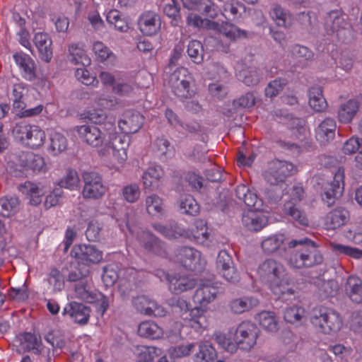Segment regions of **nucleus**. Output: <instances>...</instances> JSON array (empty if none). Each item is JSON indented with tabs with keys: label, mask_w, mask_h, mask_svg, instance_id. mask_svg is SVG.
Returning a JSON list of instances; mask_svg holds the SVG:
<instances>
[{
	"label": "nucleus",
	"mask_w": 362,
	"mask_h": 362,
	"mask_svg": "<svg viewBox=\"0 0 362 362\" xmlns=\"http://www.w3.org/2000/svg\"><path fill=\"white\" fill-rule=\"evenodd\" d=\"M141 191L136 183H131L122 189V197L129 203H135L140 197Z\"/></svg>",
	"instance_id": "nucleus-63"
},
{
	"label": "nucleus",
	"mask_w": 362,
	"mask_h": 362,
	"mask_svg": "<svg viewBox=\"0 0 362 362\" xmlns=\"http://www.w3.org/2000/svg\"><path fill=\"white\" fill-rule=\"evenodd\" d=\"M349 23L341 10H333L328 12L325 17V27L327 32H337L340 29H345Z\"/></svg>",
	"instance_id": "nucleus-32"
},
{
	"label": "nucleus",
	"mask_w": 362,
	"mask_h": 362,
	"mask_svg": "<svg viewBox=\"0 0 362 362\" xmlns=\"http://www.w3.org/2000/svg\"><path fill=\"white\" fill-rule=\"evenodd\" d=\"M145 208L147 214L152 217L159 218L165 215L163 199L156 194H151L146 197Z\"/></svg>",
	"instance_id": "nucleus-36"
},
{
	"label": "nucleus",
	"mask_w": 362,
	"mask_h": 362,
	"mask_svg": "<svg viewBox=\"0 0 362 362\" xmlns=\"http://www.w3.org/2000/svg\"><path fill=\"white\" fill-rule=\"evenodd\" d=\"M153 229L168 239H176L180 237L187 238L197 244H204L209 239V233L206 221L197 219L190 228L185 229L175 221L167 225L153 223Z\"/></svg>",
	"instance_id": "nucleus-2"
},
{
	"label": "nucleus",
	"mask_w": 362,
	"mask_h": 362,
	"mask_svg": "<svg viewBox=\"0 0 362 362\" xmlns=\"http://www.w3.org/2000/svg\"><path fill=\"white\" fill-rule=\"evenodd\" d=\"M224 2L221 13L226 20L235 21L240 17L241 13L245 11L244 5L237 0Z\"/></svg>",
	"instance_id": "nucleus-46"
},
{
	"label": "nucleus",
	"mask_w": 362,
	"mask_h": 362,
	"mask_svg": "<svg viewBox=\"0 0 362 362\" xmlns=\"http://www.w3.org/2000/svg\"><path fill=\"white\" fill-rule=\"evenodd\" d=\"M185 326L189 327L196 332L202 333L208 327L209 322L205 315V310L196 307L182 317Z\"/></svg>",
	"instance_id": "nucleus-22"
},
{
	"label": "nucleus",
	"mask_w": 362,
	"mask_h": 362,
	"mask_svg": "<svg viewBox=\"0 0 362 362\" xmlns=\"http://www.w3.org/2000/svg\"><path fill=\"white\" fill-rule=\"evenodd\" d=\"M83 187L82 196L86 199H99L102 198L107 187L103 184L102 176L94 171H85L82 173Z\"/></svg>",
	"instance_id": "nucleus-10"
},
{
	"label": "nucleus",
	"mask_w": 362,
	"mask_h": 362,
	"mask_svg": "<svg viewBox=\"0 0 362 362\" xmlns=\"http://www.w3.org/2000/svg\"><path fill=\"white\" fill-rule=\"evenodd\" d=\"M90 310L88 307L82 303L71 302L63 309V315H68L75 322L84 325L88 323Z\"/></svg>",
	"instance_id": "nucleus-23"
},
{
	"label": "nucleus",
	"mask_w": 362,
	"mask_h": 362,
	"mask_svg": "<svg viewBox=\"0 0 362 362\" xmlns=\"http://www.w3.org/2000/svg\"><path fill=\"white\" fill-rule=\"evenodd\" d=\"M270 288L272 293L282 301L292 300L296 298L293 285L291 284L285 276L281 278L279 281L270 284Z\"/></svg>",
	"instance_id": "nucleus-26"
},
{
	"label": "nucleus",
	"mask_w": 362,
	"mask_h": 362,
	"mask_svg": "<svg viewBox=\"0 0 362 362\" xmlns=\"http://www.w3.org/2000/svg\"><path fill=\"white\" fill-rule=\"evenodd\" d=\"M300 248L289 249L286 252L285 259L287 264L293 268L301 269L305 267L304 259H303L302 246Z\"/></svg>",
	"instance_id": "nucleus-53"
},
{
	"label": "nucleus",
	"mask_w": 362,
	"mask_h": 362,
	"mask_svg": "<svg viewBox=\"0 0 362 362\" xmlns=\"http://www.w3.org/2000/svg\"><path fill=\"white\" fill-rule=\"evenodd\" d=\"M79 183V177L75 170L69 168L66 175L59 180V185L61 187L69 189L71 190L76 188Z\"/></svg>",
	"instance_id": "nucleus-59"
},
{
	"label": "nucleus",
	"mask_w": 362,
	"mask_h": 362,
	"mask_svg": "<svg viewBox=\"0 0 362 362\" xmlns=\"http://www.w3.org/2000/svg\"><path fill=\"white\" fill-rule=\"evenodd\" d=\"M67 148V139L61 133L53 132L49 135L48 151L54 156L64 151Z\"/></svg>",
	"instance_id": "nucleus-47"
},
{
	"label": "nucleus",
	"mask_w": 362,
	"mask_h": 362,
	"mask_svg": "<svg viewBox=\"0 0 362 362\" xmlns=\"http://www.w3.org/2000/svg\"><path fill=\"white\" fill-rule=\"evenodd\" d=\"M259 325L268 332H276L278 329V322L275 314L271 311H262L257 317Z\"/></svg>",
	"instance_id": "nucleus-48"
},
{
	"label": "nucleus",
	"mask_w": 362,
	"mask_h": 362,
	"mask_svg": "<svg viewBox=\"0 0 362 362\" xmlns=\"http://www.w3.org/2000/svg\"><path fill=\"white\" fill-rule=\"evenodd\" d=\"M237 77L247 86H254L259 81V76L257 69L252 67L238 70Z\"/></svg>",
	"instance_id": "nucleus-54"
},
{
	"label": "nucleus",
	"mask_w": 362,
	"mask_h": 362,
	"mask_svg": "<svg viewBox=\"0 0 362 362\" xmlns=\"http://www.w3.org/2000/svg\"><path fill=\"white\" fill-rule=\"evenodd\" d=\"M349 211L342 206L337 207L327 214L324 223L328 230H335L344 226L349 220Z\"/></svg>",
	"instance_id": "nucleus-24"
},
{
	"label": "nucleus",
	"mask_w": 362,
	"mask_h": 362,
	"mask_svg": "<svg viewBox=\"0 0 362 362\" xmlns=\"http://www.w3.org/2000/svg\"><path fill=\"white\" fill-rule=\"evenodd\" d=\"M285 203L284 205V214L291 217L298 224L307 226L309 219L303 210H301L298 204L304 197V189L300 184H296L288 188L284 194Z\"/></svg>",
	"instance_id": "nucleus-4"
},
{
	"label": "nucleus",
	"mask_w": 362,
	"mask_h": 362,
	"mask_svg": "<svg viewBox=\"0 0 362 362\" xmlns=\"http://www.w3.org/2000/svg\"><path fill=\"white\" fill-rule=\"evenodd\" d=\"M216 269L220 275L227 281L235 284L240 280V274L233 265L231 256L226 250H221L218 255Z\"/></svg>",
	"instance_id": "nucleus-14"
},
{
	"label": "nucleus",
	"mask_w": 362,
	"mask_h": 362,
	"mask_svg": "<svg viewBox=\"0 0 362 362\" xmlns=\"http://www.w3.org/2000/svg\"><path fill=\"white\" fill-rule=\"evenodd\" d=\"M269 16L275 24L279 27L285 28H290L294 21L293 15L288 11H286L279 4H275L272 8Z\"/></svg>",
	"instance_id": "nucleus-35"
},
{
	"label": "nucleus",
	"mask_w": 362,
	"mask_h": 362,
	"mask_svg": "<svg viewBox=\"0 0 362 362\" xmlns=\"http://www.w3.org/2000/svg\"><path fill=\"white\" fill-rule=\"evenodd\" d=\"M13 59L18 67L23 78L33 81L36 77V66L34 60L23 52H16L13 54Z\"/></svg>",
	"instance_id": "nucleus-21"
},
{
	"label": "nucleus",
	"mask_w": 362,
	"mask_h": 362,
	"mask_svg": "<svg viewBox=\"0 0 362 362\" xmlns=\"http://www.w3.org/2000/svg\"><path fill=\"white\" fill-rule=\"evenodd\" d=\"M236 197L242 200L246 206L250 208V210L262 211L263 201L257 195L252 192L246 185H240L236 187Z\"/></svg>",
	"instance_id": "nucleus-25"
},
{
	"label": "nucleus",
	"mask_w": 362,
	"mask_h": 362,
	"mask_svg": "<svg viewBox=\"0 0 362 362\" xmlns=\"http://www.w3.org/2000/svg\"><path fill=\"white\" fill-rule=\"evenodd\" d=\"M137 362H153L155 358L162 354V350L156 346H139Z\"/></svg>",
	"instance_id": "nucleus-52"
},
{
	"label": "nucleus",
	"mask_w": 362,
	"mask_h": 362,
	"mask_svg": "<svg viewBox=\"0 0 362 362\" xmlns=\"http://www.w3.org/2000/svg\"><path fill=\"white\" fill-rule=\"evenodd\" d=\"M19 165L23 171L31 170L33 173H45L47 165L45 158L32 152H23L19 156Z\"/></svg>",
	"instance_id": "nucleus-20"
},
{
	"label": "nucleus",
	"mask_w": 362,
	"mask_h": 362,
	"mask_svg": "<svg viewBox=\"0 0 362 362\" xmlns=\"http://www.w3.org/2000/svg\"><path fill=\"white\" fill-rule=\"evenodd\" d=\"M298 246H302L305 267H312L322 263L323 256L314 241L304 238L300 240H292L288 243V249L296 248Z\"/></svg>",
	"instance_id": "nucleus-9"
},
{
	"label": "nucleus",
	"mask_w": 362,
	"mask_h": 362,
	"mask_svg": "<svg viewBox=\"0 0 362 362\" xmlns=\"http://www.w3.org/2000/svg\"><path fill=\"white\" fill-rule=\"evenodd\" d=\"M308 103L310 107L316 112H323L326 110L327 103L320 87L310 88Z\"/></svg>",
	"instance_id": "nucleus-45"
},
{
	"label": "nucleus",
	"mask_w": 362,
	"mask_h": 362,
	"mask_svg": "<svg viewBox=\"0 0 362 362\" xmlns=\"http://www.w3.org/2000/svg\"><path fill=\"white\" fill-rule=\"evenodd\" d=\"M259 303L257 298L252 296H246L234 298L229 303V308L235 314H242L256 308Z\"/></svg>",
	"instance_id": "nucleus-34"
},
{
	"label": "nucleus",
	"mask_w": 362,
	"mask_h": 362,
	"mask_svg": "<svg viewBox=\"0 0 362 362\" xmlns=\"http://www.w3.org/2000/svg\"><path fill=\"white\" fill-rule=\"evenodd\" d=\"M187 24L197 28H208L211 30H216L218 28V23L208 19H203L199 15L195 13H189L187 17Z\"/></svg>",
	"instance_id": "nucleus-51"
},
{
	"label": "nucleus",
	"mask_w": 362,
	"mask_h": 362,
	"mask_svg": "<svg viewBox=\"0 0 362 362\" xmlns=\"http://www.w3.org/2000/svg\"><path fill=\"white\" fill-rule=\"evenodd\" d=\"M259 276L270 284L279 281L286 276V269L282 264L273 259H267L257 269Z\"/></svg>",
	"instance_id": "nucleus-15"
},
{
	"label": "nucleus",
	"mask_w": 362,
	"mask_h": 362,
	"mask_svg": "<svg viewBox=\"0 0 362 362\" xmlns=\"http://www.w3.org/2000/svg\"><path fill=\"white\" fill-rule=\"evenodd\" d=\"M291 52L292 56L299 62H307L313 60L314 57L313 52L307 47L295 45L291 47Z\"/></svg>",
	"instance_id": "nucleus-58"
},
{
	"label": "nucleus",
	"mask_w": 362,
	"mask_h": 362,
	"mask_svg": "<svg viewBox=\"0 0 362 362\" xmlns=\"http://www.w3.org/2000/svg\"><path fill=\"white\" fill-rule=\"evenodd\" d=\"M79 138L87 145L93 148L100 147V155H105L112 149L113 156L119 163H124L127 159L129 143L125 136H121L116 132L112 122L103 125L83 124L76 127Z\"/></svg>",
	"instance_id": "nucleus-1"
},
{
	"label": "nucleus",
	"mask_w": 362,
	"mask_h": 362,
	"mask_svg": "<svg viewBox=\"0 0 362 362\" xmlns=\"http://www.w3.org/2000/svg\"><path fill=\"white\" fill-rule=\"evenodd\" d=\"M169 289L174 294H180L182 292L194 288L196 282L194 279L186 275L176 274L168 278Z\"/></svg>",
	"instance_id": "nucleus-27"
},
{
	"label": "nucleus",
	"mask_w": 362,
	"mask_h": 362,
	"mask_svg": "<svg viewBox=\"0 0 362 362\" xmlns=\"http://www.w3.org/2000/svg\"><path fill=\"white\" fill-rule=\"evenodd\" d=\"M75 293L76 298L88 303H93L97 299L96 294L87 288V286L80 283L75 286Z\"/></svg>",
	"instance_id": "nucleus-62"
},
{
	"label": "nucleus",
	"mask_w": 362,
	"mask_h": 362,
	"mask_svg": "<svg viewBox=\"0 0 362 362\" xmlns=\"http://www.w3.org/2000/svg\"><path fill=\"white\" fill-rule=\"evenodd\" d=\"M259 332L257 325L250 321H243L240 323L234 334L237 349L250 351L257 344Z\"/></svg>",
	"instance_id": "nucleus-8"
},
{
	"label": "nucleus",
	"mask_w": 362,
	"mask_h": 362,
	"mask_svg": "<svg viewBox=\"0 0 362 362\" xmlns=\"http://www.w3.org/2000/svg\"><path fill=\"white\" fill-rule=\"evenodd\" d=\"M285 240V235L279 233L271 235L262 242V248L268 255L276 252L280 248Z\"/></svg>",
	"instance_id": "nucleus-50"
},
{
	"label": "nucleus",
	"mask_w": 362,
	"mask_h": 362,
	"mask_svg": "<svg viewBox=\"0 0 362 362\" xmlns=\"http://www.w3.org/2000/svg\"><path fill=\"white\" fill-rule=\"evenodd\" d=\"M153 151L160 160L166 161L173 156L174 148L168 139L162 136L157 138L153 144Z\"/></svg>",
	"instance_id": "nucleus-39"
},
{
	"label": "nucleus",
	"mask_w": 362,
	"mask_h": 362,
	"mask_svg": "<svg viewBox=\"0 0 362 362\" xmlns=\"http://www.w3.org/2000/svg\"><path fill=\"white\" fill-rule=\"evenodd\" d=\"M216 30L219 31L230 40H235L241 36H245V31L239 29L235 25L228 23H226L221 25L218 24V28Z\"/></svg>",
	"instance_id": "nucleus-60"
},
{
	"label": "nucleus",
	"mask_w": 362,
	"mask_h": 362,
	"mask_svg": "<svg viewBox=\"0 0 362 362\" xmlns=\"http://www.w3.org/2000/svg\"><path fill=\"white\" fill-rule=\"evenodd\" d=\"M360 103L356 99H349L340 105L337 117L340 123L349 124L352 122L359 110Z\"/></svg>",
	"instance_id": "nucleus-31"
},
{
	"label": "nucleus",
	"mask_w": 362,
	"mask_h": 362,
	"mask_svg": "<svg viewBox=\"0 0 362 362\" xmlns=\"http://www.w3.org/2000/svg\"><path fill=\"white\" fill-rule=\"evenodd\" d=\"M220 293V289L216 285L209 282L202 283L197 288L193 296V301L199 305L200 308L205 309Z\"/></svg>",
	"instance_id": "nucleus-17"
},
{
	"label": "nucleus",
	"mask_w": 362,
	"mask_h": 362,
	"mask_svg": "<svg viewBox=\"0 0 362 362\" xmlns=\"http://www.w3.org/2000/svg\"><path fill=\"white\" fill-rule=\"evenodd\" d=\"M305 315V309L302 306L294 305L287 308L284 311V320L291 324L300 323Z\"/></svg>",
	"instance_id": "nucleus-56"
},
{
	"label": "nucleus",
	"mask_w": 362,
	"mask_h": 362,
	"mask_svg": "<svg viewBox=\"0 0 362 362\" xmlns=\"http://www.w3.org/2000/svg\"><path fill=\"white\" fill-rule=\"evenodd\" d=\"M18 189L19 192L26 196L31 205L37 206L41 203L44 192L36 183L26 181L20 185Z\"/></svg>",
	"instance_id": "nucleus-37"
},
{
	"label": "nucleus",
	"mask_w": 362,
	"mask_h": 362,
	"mask_svg": "<svg viewBox=\"0 0 362 362\" xmlns=\"http://www.w3.org/2000/svg\"><path fill=\"white\" fill-rule=\"evenodd\" d=\"M310 321L318 332L325 334L337 333L343 325L340 314L334 309L325 306L313 308Z\"/></svg>",
	"instance_id": "nucleus-3"
},
{
	"label": "nucleus",
	"mask_w": 362,
	"mask_h": 362,
	"mask_svg": "<svg viewBox=\"0 0 362 362\" xmlns=\"http://www.w3.org/2000/svg\"><path fill=\"white\" fill-rule=\"evenodd\" d=\"M161 6L165 15L177 23L181 18L177 0H162Z\"/></svg>",
	"instance_id": "nucleus-55"
},
{
	"label": "nucleus",
	"mask_w": 362,
	"mask_h": 362,
	"mask_svg": "<svg viewBox=\"0 0 362 362\" xmlns=\"http://www.w3.org/2000/svg\"><path fill=\"white\" fill-rule=\"evenodd\" d=\"M28 93V88L23 82L13 83L11 88V99L14 109H23L26 107L25 97Z\"/></svg>",
	"instance_id": "nucleus-41"
},
{
	"label": "nucleus",
	"mask_w": 362,
	"mask_h": 362,
	"mask_svg": "<svg viewBox=\"0 0 362 362\" xmlns=\"http://www.w3.org/2000/svg\"><path fill=\"white\" fill-rule=\"evenodd\" d=\"M330 247L334 252L338 254L345 255L357 259L362 258V250L356 247L334 243H331Z\"/></svg>",
	"instance_id": "nucleus-57"
},
{
	"label": "nucleus",
	"mask_w": 362,
	"mask_h": 362,
	"mask_svg": "<svg viewBox=\"0 0 362 362\" xmlns=\"http://www.w3.org/2000/svg\"><path fill=\"white\" fill-rule=\"evenodd\" d=\"M144 122V117L139 112L127 110L118 122L120 131L124 134H134L139 131Z\"/></svg>",
	"instance_id": "nucleus-19"
},
{
	"label": "nucleus",
	"mask_w": 362,
	"mask_h": 362,
	"mask_svg": "<svg viewBox=\"0 0 362 362\" xmlns=\"http://www.w3.org/2000/svg\"><path fill=\"white\" fill-rule=\"evenodd\" d=\"M71 61L75 64L88 66L90 64V59L86 54L84 45L82 43H73L69 47Z\"/></svg>",
	"instance_id": "nucleus-44"
},
{
	"label": "nucleus",
	"mask_w": 362,
	"mask_h": 362,
	"mask_svg": "<svg viewBox=\"0 0 362 362\" xmlns=\"http://www.w3.org/2000/svg\"><path fill=\"white\" fill-rule=\"evenodd\" d=\"M181 212L185 214L195 216L199 212V205L197 200L189 194L182 196L179 201Z\"/></svg>",
	"instance_id": "nucleus-49"
},
{
	"label": "nucleus",
	"mask_w": 362,
	"mask_h": 362,
	"mask_svg": "<svg viewBox=\"0 0 362 362\" xmlns=\"http://www.w3.org/2000/svg\"><path fill=\"white\" fill-rule=\"evenodd\" d=\"M337 124L334 119L330 117L325 118L322 121L315 129L316 139L321 144H326L334 139Z\"/></svg>",
	"instance_id": "nucleus-29"
},
{
	"label": "nucleus",
	"mask_w": 362,
	"mask_h": 362,
	"mask_svg": "<svg viewBox=\"0 0 362 362\" xmlns=\"http://www.w3.org/2000/svg\"><path fill=\"white\" fill-rule=\"evenodd\" d=\"M346 292L350 299L356 303L362 302V281L357 276H351L347 279Z\"/></svg>",
	"instance_id": "nucleus-42"
},
{
	"label": "nucleus",
	"mask_w": 362,
	"mask_h": 362,
	"mask_svg": "<svg viewBox=\"0 0 362 362\" xmlns=\"http://www.w3.org/2000/svg\"><path fill=\"white\" fill-rule=\"evenodd\" d=\"M160 16L153 11L143 12L138 20V26L140 31L145 35H156L161 28Z\"/></svg>",
	"instance_id": "nucleus-18"
},
{
	"label": "nucleus",
	"mask_w": 362,
	"mask_h": 362,
	"mask_svg": "<svg viewBox=\"0 0 362 362\" xmlns=\"http://www.w3.org/2000/svg\"><path fill=\"white\" fill-rule=\"evenodd\" d=\"M296 172V168L291 163L274 160L268 163L263 173L264 180L272 185H277L284 182L286 178Z\"/></svg>",
	"instance_id": "nucleus-7"
},
{
	"label": "nucleus",
	"mask_w": 362,
	"mask_h": 362,
	"mask_svg": "<svg viewBox=\"0 0 362 362\" xmlns=\"http://www.w3.org/2000/svg\"><path fill=\"white\" fill-rule=\"evenodd\" d=\"M187 52L194 63L199 64L203 61V47L199 41H190L188 44Z\"/></svg>",
	"instance_id": "nucleus-61"
},
{
	"label": "nucleus",
	"mask_w": 362,
	"mask_h": 362,
	"mask_svg": "<svg viewBox=\"0 0 362 362\" xmlns=\"http://www.w3.org/2000/svg\"><path fill=\"white\" fill-rule=\"evenodd\" d=\"M261 211L247 210L243 214V225L250 230L259 231L267 225L268 219Z\"/></svg>",
	"instance_id": "nucleus-28"
},
{
	"label": "nucleus",
	"mask_w": 362,
	"mask_h": 362,
	"mask_svg": "<svg viewBox=\"0 0 362 362\" xmlns=\"http://www.w3.org/2000/svg\"><path fill=\"white\" fill-rule=\"evenodd\" d=\"M175 259L183 267L192 272H201L206 264L201 252L191 247L182 246L177 248Z\"/></svg>",
	"instance_id": "nucleus-11"
},
{
	"label": "nucleus",
	"mask_w": 362,
	"mask_h": 362,
	"mask_svg": "<svg viewBox=\"0 0 362 362\" xmlns=\"http://www.w3.org/2000/svg\"><path fill=\"white\" fill-rule=\"evenodd\" d=\"M93 51L97 60L100 62L113 65L117 61L115 54L102 42H95L93 45Z\"/></svg>",
	"instance_id": "nucleus-40"
},
{
	"label": "nucleus",
	"mask_w": 362,
	"mask_h": 362,
	"mask_svg": "<svg viewBox=\"0 0 362 362\" xmlns=\"http://www.w3.org/2000/svg\"><path fill=\"white\" fill-rule=\"evenodd\" d=\"M136 240L146 252L163 258L167 257L165 244L151 232H138Z\"/></svg>",
	"instance_id": "nucleus-13"
},
{
	"label": "nucleus",
	"mask_w": 362,
	"mask_h": 362,
	"mask_svg": "<svg viewBox=\"0 0 362 362\" xmlns=\"http://www.w3.org/2000/svg\"><path fill=\"white\" fill-rule=\"evenodd\" d=\"M15 136L21 142L33 149L41 147L45 141L46 134L39 126L21 122L13 129Z\"/></svg>",
	"instance_id": "nucleus-6"
},
{
	"label": "nucleus",
	"mask_w": 362,
	"mask_h": 362,
	"mask_svg": "<svg viewBox=\"0 0 362 362\" xmlns=\"http://www.w3.org/2000/svg\"><path fill=\"white\" fill-rule=\"evenodd\" d=\"M192 77L188 70L184 67L176 69L170 75L168 80L169 86L177 98H191L195 93L194 86L191 85Z\"/></svg>",
	"instance_id": "nucleus-5"
},
{
	"label": "nucleus",
	"mask_w": 362,
	"mask_h": 362,
	"mask_svg": "<svg viewBox=\"0 0 362 362\" xmlns=\"http://www.w3.org/2000/svg\"><path fill=\"white\" fill-rule=\"evenodd\" d=\"M217 357L214 347L208 341L199 344V350L193 356L194 362H214Z\"/></svg>",
	"instance_id": "nucleus-43"
},
{
	"label": "nucleus",
	"mask_w": 362,
	"mask_h": 362,
	"mask_svg": "<svg viewBox=\"0 0 362 362\" xmlns=\"http://www.w3.org/2000/svg\"><path fill=\"white\" fill-rule=\"evenodd\" d=\"M344 169L343 167H340L335 172L333 181L328 183L327 187L325 188L322 199L328 206H332L336 200L342 196L344 189Z\"/></svg>",
	"instance_id": "nucleus-12"
},
{
	"label": "nucleus",
	"mask_w": 362,
	"mask_h": 362,
	"mask_svg": "<svg viewBox=\"0 0 362 362\" xmlns=\"http://www.w3.org/2000/svg\"><path fill=\"white\" fill-rule=\"evenodd\" d=\"M71 256L83 264H97L103 259V252L94 245H74L71 251Z\"/></svg>",
	"instance_id": "nucleus-16"
},
{
	"label": "nucleus",
	"mask_w": 362,
	"mask_h": 362,
	"mask_svg": "<svg viewBox=\"0 0 362 362\" xmlns=\"http://www.w3.org/2000/svg\"><path fill=\"white\" fill-rule=\"evenodd\" d=\"M137 332L140 337L150 339H160L164 334L163 328L151 320L141 322L138 327Z\"/></svg>",
	"instance_id": "nucleus-38"
},
{
	"label": "nucleus",
	"mask_w": 362,
	"mask_h": 362,
	"mask_svg": "<svg viewBox=\"0 0 362 362\" xmlns=\"http://www.w3.org/2000/svg\"><path fill=\"white\" fill-rule=\"evenodd\" d=\"M213 338L215 341L226 351L233 353L237 350V344L235 342L231 341L230 339L227 336L221 332H215L213 334Z\"/></svg>",
	"instance_id": "nucleus-64"
},
{
	"label": "nucleus",
	"mask_w": 362,
	"mask_h": 362,
	"mask_svg": "<svg viewBox=\"0 0 362 362\" xmlns=\"http://www.w3.org/2000/svg\"><path fill=\"white\" fill-rule=\"evenodd\" d=\"M33 42L37 48L41 59L45 62H49L52 58V40L45 33H37L33 38Z\"/></svg>",
	"instance_id": "nucleus-30"
},
{
	"label": "nucleus",
	"mask_w": 362,
	"mask_h": 362,
	"mask_svg": "<svg viewBox=\"0 0 362 362\" xmlns=\"http://www.w3.org/2000/svg\"><path fill=\"white\" fill-rule=\"evenodd\" d=\"M163 175L164 171L161 166L153 165L148 167L142 175V182L144 187L149 189H158Z\"/></svg>",
	"instance_id": "nucleus-33"
}]
</instances>
